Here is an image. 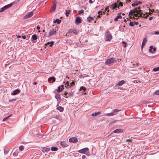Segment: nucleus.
Here are the masks:
<instances>
[{"mask_svg": "<svg viewBox=\"0 0 159 159\" xmlns=\"http://www.w3.org/2000/svg\"><path fill=\"white\" fill-rule=\"evenodd\" d=\"M71 12V11L70 10L69 11H66V15L67 16H68L70 14V12Z\"/></svg>", "mask_w": 159, "mask_h": 159, "instance_id": "32", "label": "nucleus"}, {"mask_svg": "<svg viewBox=\"0 0 159 159\" xmlns=\"http://www.w3.org/2000/svg\"><path fill=\"white\" fill-rule=\"evenodd\" d=\"M122 18V16H121L120 14H119L116 17L114 20L115 21H117L118 19H120Z\"/></svg>", "mask_w": 159, "mask_h": 159, "instance_id": "24", "label": "nucleus"}, {"mask_svg": "<svg viewBox=\"0 0 159 159\" xmlns=\"http://www.w3.org/2000/svg\"><path fill=\"white\" fill-rule=\"evenodd\" d=\"M53 6L52 7V9L51 10L52 11H55L56 9V6L57 2L55 0L53 1Z\"/></svg>", "mask_w": 159, "mask_h": 159, "instance_id": "9", "label": "nucleus"}, {"mask_svg": "<svg viewBox=\"0 0 159 159\" xmlns=\"http://www.w3.org/2000/svg\"><path fill=\"white\" fill-rule=\"evenodd\" d=\"M116 62V60L115 58L113 57L107 60L105 62L106 65L112 64Z\"/></svg>", "mask_w": 159, "mask_h": 159, "instance_id": "4", "label": "nucleus"}, {"mask_svg": "<svg viewBox=\"0 0 159 159\" xmlns=\"http://www.w3.org/2000/svg\"><path fill=\"white\" fill-rule=\"evenodd\" d=\"M57 109L59 110L60 112H62L63 111V107L61 106H59L57 108Z\"/></svg>", "mask_w": 159, "mask_h": 159, "instance_id": "23", "label": "nucleus"}, {"mask_svg": "<svg viewBox=\"0 0 159 159\" xmlns=\"http://www.w3.org/2000/svg\"><path fill=\"white\" fill-rule=\"evenodd\" d=\"M33 15V13L32 12H30L28 13L25 16L24 18H28L30 17Z\"/></svg>", "mask_w": 159, "mask_h": 159, "instance_id": "8", "label": "nucleus"}, {"mask_svg": "<svg viewBox=\"0 0 159 159\" xmlns=\"http://www.w3.org/2000/svg\"><path fill=\"white\" fill-rule=\"evenodd\" d=\"M69 141L70 142L76 143L78 142V139L75 137H72L69 139Z\"/></svg>", "mask_w": 159, "mask_h": 159, "instance_id": "7", "label": "nucleus"}, {"mask_svg": "<svg viewBox=\"0 0 159 159\" xmlns=\"http://www.w3.org/2000/svg\"><path fill=\"white\" fill-rule=\"evenodd\" d=\"M106 115L107 116H113L114 114H113L112 112L111 113H107V114H106Z\"/></svg>", "mask_w": 159, "mask_h": 159, "instance_id": "31", "label": "nucleus"}, {"mask_svg": "<svg viewBox=\"0 0 159 159\" xmlns=\"http://www.w3.org/2000/svg\"><path fill=\"white\" fill-rule=\"evenodd\" d=\"M144 45V43H142V46H141V48H143Z\"/></svg>", "mask_w": 159, "mask_h": 159, "instance_id": "64", "label": "nucleus"}, {"mask_svg": "<svg viewBox=\"0 0 159 159\" xmlns=\"http://www.w3.org/2000/svg\"><path fill=\"white\" fill-rule=\"evenodd\" d=\"M106 39L107 41H110L112 39V36L110 34L109 31L108 30L107 31L106 34Z\"/></svg>", "mask_w": 159, "mask_h": 159, "instance_id": "5", "label": "nucleus"}, {"mask_svg": "<svg viewBox=\"0 0 159 159\" xmlns=\"http://www.w3.org/2000/svg\"><path fill=\"white\" fill-rule=\"evenodd\" d=\"M63 87V85H62L61 86H59L58 87V89L57 90V92H60L62 90H63L64 89Z\"/></svg>", "mask_w": 159, "mask_h": 159, "instance_id": "16", "label": "nucleus"}, {"mask_svg": "<svg viewBox=\"0 0 159 159\" xmlns=\"http://www.w3.org/2000/svg\"><path fill=\"white\" fill-rule=\"evenodd\" d=\"M10 116H11V115L7 117L4 118L3 119V120L5 121L6 120L7 118H8Z\"/></svg>", "mask_w": 159, "mask_h": 159, "instance_id": "54", "label": "nucleus"}, {"mask_svg": "<svg viewBox=\"0 0 159 159\" xmlns=\"http://www.w3.org/2000/svg\"><path fill=\"white\" fill-rule=\"evenodd\" d=\"M126 142H132L133 141V140L131 139H126Z\"/></svg>", "mask_w": 159, "mask_h": 159, "instance_id": "44", "label": "nucleus"}, {"mask_svg": "<svg viewBox=\"0 0 159 159\" xmlns=\"http://www.w3.org/2000/svg\"><path fill=\"white\" fill-rule=\"evenodd\" d=\"M122 43H123L124 45H124V48L126 47V42H124V41H123V42H122Z\"/></svg>", "mask_w": 159, "mask_h": 159, "instance_id": "47", "label": "nucleus"}, {"mask_svg": "<svg viewBox=\"0 0 159 159\" xmlns=\"http://www.w3.org/2000/svg\"><path fill=\"white\" fill-rule=\"evenodd\" d=\"M147 41V39L146 38H144L143 40V43H146V42Z\"/></svg>", "mask_w": 159, "mask_h": 159, "instance_id": "41", "label": "nucleus"}, {"mask_svg": "<svg viewBox=\"0 0 159 159\" xmlns=\"http://www.w3.org/2000/svg\"><path fill=\"white\" fill-rule=\"evenodd\" d=\"M55 98L58 101H60L61 100V97L60 94H56L55 96Z\"/></svg>", "mask_w": 159, "mask_h": 159, "instance_id": "22", "label": "nucleus"}, {"mask_svg": "<svg viewBox=\"0 0 159 159\" xmlns=\"http://www.w3.org/2000/svg\"><path fill=\"white\" fill-rule=\"evenodd\" d=\"M153 47L152 46H150V48L149 49V52H150L151 53H153V52L152 51V49H153Z\"/></svg>", "mask_w": 159, "mask_h": 159, "instance_id": "26", "label": "nucleus"}, {"mask_svg": "<svg viewBox=\"0 0 159 159\" xmlns=\"http://www.w3.org/2000/svg\"><path fill=\"white\" fill-rule=\"evenodd\" d=\"M54 43L53 41L51 42H48L47 43L45 44V46H46L47 47H52V46L53 45Z\"/></svg>", "mask_w": 159, "mask_h": 159, "instance_id": "11", "label": "nucleus"}, {"mask_svg": "<svg viewBox=\"0 0 159 159\" xmlns=\"http://www.w3.org/2000/svg\"><path fill=\"white\" fill-rule=\"evenodd\" d=\"M61 20H59L58 19H56V20H55L54 22V23L57 22L58 24H60L61 23Z\"/></svg>", "mask_w": 159, "mask_h": 159, "instance_id": "28", "label": "nucleus"}, {"mask_svg": "<svg viewBox=\"0 0 159 159\" xmlns=\"http://www.w3.org/2000/svg\"><path fill=\"white\" fill-rule=\"evenodd\" d=\"M119 7V6L116 3H115L112 4L110 6V7L112 9H114L116 7Z\"/></svg>", "mask_w": 159, "mask_h": 159, "instance_id": "10", "label": "nucleus"}, {"mask_svg": "<svg viewBox=\"0 0 159 159\" xmlns=\"http://www.w3.org/2000/svg\"><path fill=\"white\" fill-rule=\"evenodd\" d=\"M152 49H153V51H152L153 52H155L156 51V48H153Z\"/></svg>", "mask_w": 159, "mask_h": 159, "instance_id": "59", "label": "nucleus"}, {"mask_svg": "<svg viewBox=\"0 0 159 159\" xmlns=\"http://www.w3.org/2000/svg\"><path fill=\"white\" fill-rule=\"evenodd\" d=\"M9 151V149H6L4 150V153L5 154H6L8 153Z\"/></svg>", "mask_w": 159, "mask_h": 159, "instance_id": "34", "label": "nucleus"}, {"mask_svg": "<svg viewBox=\"0 0 159 159\" xmlns=\"http://www.w3.org/2000/svg\"><path fill=\"white\" fill-rule=\"evenodd\" d=\"M125 82L123 80H121L119 82L116 84L117 86H120L124 84Z\"/></svg>", "mask_w": 159, "mask_h": 159, "instance_id": "17", "label": "nucleus"}, {"mask_svg": "<svg viewBox=\"0 0 159 159\" xmlns=\"http://www.w3.org/2000/svg\"><path fill=\"white\" fill-rule=\"evenodd\" d=\"M155 93L157 95H159V90L156 91Z\"/></svg>", "mask_w": 159, "mask_h": 159, "instance_id": "49", "label": "nucleus"}, {"mask_svg": "<svg viewBox=\"0 0 159 159\" xmlns=\"http://www.w3.org/2000/svg\"><path fill=\"white\" fill-rule=\"evenodd\" d=\"M138 5V4L136 3H133L131 5L132 7H135V5Z\"/></svg>", "mask_w": 159, "mask_h": 159, "instance_id": "45", "label": "nucleus"}, {"mask_svg": "<svg viewBox=\"0 0 159 159\" xmlns=\"http://www.w3.org/2000/svg\"><path fill=\"white\" fill-rule=\"evenodd\" d=\"M65 87H67L69 86V82L67 81L66 84H65Z\"/></svg>", "mask_w": 159, "mask_h": 159, "instance_id": "40", "label": "nucleus"}, {"mask_svg": "<svg viewBox=\"0 0 159 159\" xmlns=\"http://www.w3.org/2000/svg\"><path fill=\"white\" fill-rule=\"evenodd\" d=\"M129 25L131 26H134V23L133 22H130L129 23Z\"/></svg>", "mask_w": 159, "mask_h": 159, "instance_id": "43", "label": "nucleus"}, {"mask_svg": "<svg viewBox=\"0 0 159 159\" xmlns=\"http://www.w3.org/2000/svg\"><path fill=\"white\" fill-rule=\"evenodd\" d=\"M18 152H15L13 153V156L14 157H16L17 156Z\"/></svg>", "mask_w": 159, "mask_h": 159, "instance_id": "39", "label": "nucleus"}, {"mask_svg": "<svg viewBox=\"0 0 159 159\" xmlns=\"http://www.w3.org/2000/svg\"><path fill=\"white\" fill-rule=\"evenodd\" d=\"M153 70H159V66L157 67H155L153 68Z\"/></svg>", "mask_w": 159, "mask_h": 159, "instance_id": "55", "label": "nucleus"}, {"mask_svg": "<svg viewBox=\"0 0 159 159\" xmlns=\"http://www.w3.org/2000/svg\"><path fill=\"white\" fill-rule=\"evenodd\" d=\"M102 11H99L98 12V14H100L101 13H102Z\"/></svg>", "mask_w": 159, "mask_h": 159, "instance_id": "58", "label": "nucleus"}, {"mask_svg": "<svg viewBox=\"0 0 159 159\" xmlns=\"http://www.w3.org/2000/svg\"><path fill=\"white\" fill-rule=\"evenodd\" d=\"M134 25H138L139 24V23L137 22H134Z\"/></svg>", "mask_w": 159, "mask_h": 159, "instance_id": "53", "label": "nucleus"}, {"mask_svg": "<svg viewBox=\"0 0 159 159\" xmlns=\"http://www.w3.org/2000/svg\"><path fill=\"white\" fill-rule=\"evenodd\" d=\"M21 37V36H20V35H17V38H20Z\"/></svg>", "mask_w": 159, "mask_h": 159, "instance_id": "63", "label": "nucleus"}, {"mask_svg": "<svg viewBox=\"0 0 159 159\" xmlns=\"http://www.w3.org/2000/svg\"><path fill=\"white\" fill-rule=\"evenodd\" d=\"M32 38L34 40H35L37 39V38L36 35V34H34L32 35Z\"/></svg>", "mask_w": 159, "mask_h": 159, "instance_id": "27", "label": "nucleus"}, {"mask_svg": "<svg viewBox=\"0 0 159 159\" xmlns=\"http://www.w3.org/2000/svg\"><path fill=\"white\" fill-rule=\"evenodd\" d=\"M85 158H86V156L85 155H83L82 156V158L83 159H85Z\"/></svg>", "mask_w": 159, "mask_h": 159, "instance_id": "62", "label": "nucleus"}, {"mask_svg": "<svg viewBox=\"0 0 159 159\" xmlns=\"http://www.w3.org/2000/svg\"><path fill=\"white\" fill-rule=\"evenodd\" d=\"M72 33H74V34H78V31L76 29H74V30H73Z\"/></svg>", "mask_w": 159, "mask_h": 159, "instance_id": "29", "label": "nucleus"}, {"mask_svg": "<svg viewBox=\"0 0 159 159\" xmlns=\"http://www.w3.org/2000/svg\"><path fill=\"white\" fill-rule=\"evenodd\" d=\"M21 37L24 39H25L26 38V36H23Z\"/></svg>", "mask_w": 159, "mask_h": 159, "instance_id": "57", "label": "nucleus"}, {"mask_svg": "<svg viewBox=\"0 0 159 159\" xmlns=\"http://www.w3.org/2000/svg\"><path fill=\"white\" fill-rule=\"evenodd\" d=\"M76 22L77 23H81V19L79 17H77L75 19Z\"/></svg>", "mask_w": 159, "mask_h": 159, "instance_id": "14", "label": "nucleus"}, {"mask_svg": "<svg viewBox=\"0 0 159 159\" xmlns=\"http://www.w3.org/2000/svg\"><path fill=\"white\" fill-rule=\"evenodd\" d=\"M68 94V92L66 91L64 93V94L66 96H65V97L67 98L68 97V95L67 96V94Z\"/></svg>", "mask_w": 159, "mask_h": 159, "instance_id": "37", "label": "nucleus"}, {"mask_svg": "<svg viewBox=\"0 0 159 159\" xmlns=\"http://www.w3.org/2000/svg\"><path fill=\"white\" fill-rule=\"evenodd\" d=\"M154 34H159V31H156L154 32Z\"/></svg>", "mask_w": 159, "mask_h": 159, "instance_id": "48", "label": "nucleus"}, {"mask_svg": "<svg viewBox=\"0 0 159 159\" xmlns=\"http://www.w3.org/2000/svg\"><path fill=\"white\" fill-rule=\"evenodd\" d=\"M145 14H143V18H146L148 16V15H147L146 16H145Z\"/></svg>", "mask_w": 159, "mask_h": 159, "instance_id": "50", "label": "nucleus"}, {"mask_svg": "<svg viewBox=\"0 0 159 159\" xmlns=\"http://www.w3.org/2000/svg\"><path fill=\"white\" fill-rule=\"evenodd\" d=\"M72 31H73V29H70L68 31V33L69 34H70V33H72Z\"/></svg>", "mask_w": 159, "mask_h": 159, "instance_id": "42", "label": "nucleus"}, {"mask_svg": "<svg viewBox=\"0 0 159 159\" xmlns=\"http://www.w3.org/2000/svg\"><path fill=\"white\" fill-rule=\"evenodd\" d=\"M20 92V90L18 89H17L16 90H15L14 91H13V92L12 93V94L13 95H15L17 94Z\"/></svg>", "mask_w": 159, "mask_h": 159, "instance_id": "19", "label": "nucleus"}, {"mask_svg": "<svg viewBox=\"0 0 159 159\" xmlns=\"http://www.w3.org/2000/svg\"><path fill=\"white\" fill-rule=\"evenodd\" d=\"M50 150V148H49L44 147L43 148L42 151L43 152H45L49 151Z\"/></svg>", "mask_w": 159, "mask_h": 159, "instance_id": "15", "label": "nucleus"}, {"mask_svg": "<svg viewBox=\"0 0 159 159\" xmlns=\"http://www.w3.org/2000/svg\"><path fill=\"white\" fill-rule=\"evenodd\" d=\"M58 148L56 147H52L51 148V150L52 151H56L58 150Z\"/></svg>", "mask_w": 159, "mask_h": 159, "instance_id": "25", "label": "nucleus"}, {"mask_svg": "<svg viewBox=\"0 0 159 159\" xmlns=\"http://www.w3.org/2000/svg\"><path fill=\"white\" fill-rule=\"evenodd\" d=\"M123 132V130L121 129H116L113 131V133H121Z\"/></svg>", "mask_w": 159, "mask_h": 159, "instance_id": "12", "label": "nucleus"}, {"mask_svg": "<svg viewBox=\"0 0 159 159\" xmlns=\"http://www.w3.org/2000/svg\"><path fill=\"white\" fill-rule=\"evenodd\" d=\"M84 12V11L83 10H81L78 11V14H82V13H83Z\"/></svg>", "mask_w": 159, "mask_h": 159, "instance_id": "38", "label": "nucleus"}, {"mask_svg": "<svg viewBox=\"0 0 159 159\" xmlns=\"http://www.w3.org/2000/svg\"><path fill=\"white\" fill-rule=\"evenodd\" d=\"M136 3H138V4H142V2L140 1H139V2H137L136 1Z\"/></svg>", "mask_w": 159, "mask_h": 159, "instance_id": "52", "label": "nucleus"}, {"mask_svg": "<svg viewBox=\"0 0 159 159\" xmlns=\"http://www.w3.org/2000/svg\"><path fill=\"white\" fill-rule=\"evenodd\" d=\"M58 30V27H55L51 30L49 33L48 36H51L52 35H56L57 32Z\"/></svg>", "mask_w": 159, "mask_h": 159, "instance_id": "3", "label": "nucleus"}, {"mask_svg": "<svg viewBox=\"0 0 159 159\" xmlns=\"http://www.w3.org/2000/svg\"><path fill=\"white\" fill-rule=\"evenodd\" d=\"M100 112H95L92 114L91 115L93 116H96L98 115L99 114Z\"/></svg>", "mask_w": 159, "mask_h": 159, "instance_id": "30", "label": "nucleus"}, {"mask_svg": "<svg viewBox=\"0 0 159 159\" xmlns=\"http://www.w3.org/2000/svg\"><path fill=\"white\" fill-rule=\"evenodd\" d=\"M137 11H138V12L139 14H140V15H142V14H143V11L141 10H138L137 9Z\"/></svg>", "mask_w": 159, "mask_h": 159, "instance_id": "36", "label": "nucleus"}, {"mask_svg": "<svg viewBox=\"0 0 159 159\" xmlns=\"http://www.w3.org/2000/svg\"><path fill=\"white\" fill-rule=\"evenodd\" d=\"M153 18V17H152V16L150 17L149 18V20H152Z\"/></svg>", "mask_w": 159, "mask_h": 159, "instance_id": "60", "label": "nucleus"}, {"mask_svg": "<svg viewBox=\"0 0 159 159\" xmlns=\"http://www.w3.org/2000/svg\"><path fill=\"white\" fill-rule=\"evenodd\" d=\"M118 6H119H119L122 7L123 6V3H122V2H120V3H119V4L118 5Z\"/></svg>", "mask_w": 159, "mask_h": 159, "instance_id": "46", "label": "nucleus"}, {"mask_svg": "<svg viewBox=\"0 0 159 159\" xmlns=\"http://www.w3.org/2000/svg\"><path fill=\"white\" fill-rule=\"evenodd\" d=\"M51 80H52L53 82H54L56 80L55 78L54 77H52L48 79V81L49 82H51Z\"/></svg>", "mask_w": 159, "mask_h": 159, "instance_id": "18", "label": "nucleus"}, {"mask_svg": "<svg viewBox=\"0 0 159 159\" xmlns=\"http://www.w3.org/2000/svg\"><path fill=\"white\" fill-rule=\"evenodd\" d=\"M83 90V92H84L85 91L86 89L84 88V87H81L80 88V91H81L82 90Z\"/></svg>", "mask_w": 159, "mask_h": 159, "instance_id": "35", "label": "nucleus"}, {"mask_svg": "<svg viewBox=\"0 0 159 159\" xmlns=\"http://www.w3.org/2000/svg\"><path fill=\"white\" fill-rule=\"evenodd\" d=\"M109 6H107L106 7V8H105V11H107V10H108V9H109Z\"/></svg>", "mask_w": 159, "mask_h": 159, "instance_id": "56", "label": "nucleus"}, {"mask_svg": "<svg viewBox=\"0 0 159 159\" xmlns=\"http://www.w3.org/2000/svg\"><path fill=\"white\" fill-rule=\"evenodd\" d=\"M70 84L72 86H73V85H75V82H73H73H72Z\"/></svg>", "mask_w": 159, "mask_h": 159, "instance_id": "51", "label": "nucleus"}, {"mask_svg": "<svg viewBox=\"0 0 159 159\" xmlns=\"http://www.w3.org/2000/svg\"><path fill=\"white\" fill-rule=\"evenodd\" d=\"M24 147L23 146H20L19 147V150L20 151H22L23 150Z\"/></svg>", "mask_w": 159, "mask_h": 159, "instance_id": "33", "label": "nucleus"}, {"mask_svg": "<svg viewBox=\"0 0 159 159\" xmlns=\"http://www.w3.org/2000/svg\"><path fill=\"white\" fill-rule=\"evenodd\" d=\"M94 20V18L93 17L89 16L87 18V20L89 22H91L93 20Z\"/></svg>", "mask_w": 159, "mask_h": 159, "instance_id": "21", "label": "nucleus"}, {"mask_svg": "<svg viewBox=\"0 0 159 159\" xmlns=\"http://www.w3.org/2000/svg\"><path fill=\"white\" fill-rule=\"evenodd\" d=\"M61 145L63 147L65 148L68 146L67 144L64 141H61Z\"/></svg>", "mask_w": 159, "mask_h": 159, "instance_id": "13", "label": "nucleus"}, {"mask_svg": "<svg viewBox=\"0 0 159 159\" xmlns=\"http://www.w3.org/2000/svg\"><path fill=\"white\" fill-rule=\"evenodd\" d=\"M37 29L38 30H39L40 29V27L38 25L37 26Z\"/></svg>", "mask_w": 159, "mask_h": 159, "instance_id": "61", "label": "nucleus"}, {"mask_svg": "<svg viewBox=\"0 0 159 159\" xmlns=\"http://www.w3.org/2000/svg\"><path fill=\"white\" fill-rule=\"evenodd\" d=\"M12 5V3H10L8 5H6L4 6L3 7L0 9V12H2L4 11L5 10L7 9V8L10 7Z\"/></svg>", "mask_w": 159, "mask_h": 159, "instance_id": "6", "label": "nucleus"}, {"mask_svg": "<svg viewBox=\"0 0 159 159\" xmlns=\"http://www.w3.org/2000/svg\"><path fill=\"white\" fill-rule=\"evenodd\" d=\"M129 16L130 18L138 19L139 17H142V15L138 12L137 8L131 10L129 13Z\"/></svg>", "mask_w": 159, "mask_h": 159, "instance_id": "1", "label": "nucleus"}, {"mask_svg": "<svg viewBox=\"0 0 159 159\" xmlns=\"http://www.w3.org/2000/svg\"><path fill=\"white\" fill-rule=\"evenodd\" d=\"M89 149L88 148H85L79 150L78 152L80 153L84 154L88 156H90L91 154L89 151Z\"/></svg>", "mask_w": 159, "mask_h": 159, "instance_id": "2", "label": "nucleus"}, {"mask_svg": "<svg viewBox=\"0 0 159 159\" xmlns=\"http://www.w3.org/2000/svg\"><path fill=\"white\" fill-rule=\"evenodd\" d=\"M120 111V110L115 109L113 110L112 112L113 114H114V115L116 114L117 112Z\"/></svg>", "mask_w": 159, "mask_h": 159, "instance_id": "20", "label": "nucleus"}]
</instances>
